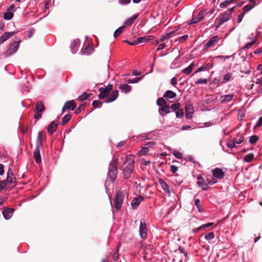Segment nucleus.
Masks as SVG:
<instances>
[{"label": "nucleus", "mask_w": 262, "mask_h": 262, "mask_svg": "<svg viewBox=\"0 0 262 262\" xmlns=\"http://www.w3.org/2000/svg\"><path fill=\"white\" fill-rule=\"evenodd\" d=\"M173 262H183L188 259V253L182 247L179 246L178 249L175 250L173 253Z\"/></svg>", "instance_id": "f257e3e1"}, {"label": "nucleus", "mask_w": 262, "mask_h": 262, "mask_svg": "<svg viewBox=\"0 0 262 262\" xmlns=\"http://www.w3.org/2000/svg\"><path fill=\"white\" fill-rule=\"evenodd\" d=\"M42 146V142L41 139V133L38 134L36 140V146L34 152V158L37 163L41 162V157L40 154V149Z\"/></svg>", "instance_id": "f03ea898"}, {"label": "nucleus", "mask_w": 262, "mask_h": 262, "mask_svg": "<svg viewBox=\"0 0 262 262\" xmlns=\"http://www.w3.org/2000/svg\"><path fill=\"white\" fill-rule=\"evenodd\" d=\"M124 200V193L122 191H119L115 196L114 205L116 210H119L122 205Z\"/></svg>", "instance_id": "7ed1b4c3"}, {"label": "nucleus", "mask_w": 262, "mask_h": 262, "mask_svg": "<svg viewBox=\"0 0 262 262\" xmlns=\"http://www.w3.org/2000/svg\"><path fill=\"white\" fill-rule=\"evenodd\" d=\"M19 47V42L14 41L11 44L9 48L4 54L5 57H9L15 53L18 50Z\"/></svg>", "instance_id": "20e7f679"}, {"label": "nucleus", "mask_w": 262, "mask_h": 262, "mask_svg": "<svg viewBox=\"0 0 262 262\" xmlns=\"http://www.w3.org/2000/svg\"><path fill=\"white\" fill-rule=\"evenodd\" d=\"M113 88V85L112 84H108L106 87L103 88H100L99 89V91L100 92V94L98 95V97L99 99H104L107 97L108 94H109L110 91Z\"/></svg>", "instance_id": "39448f33"}, {"label": "nucleus", "mask_w": 262, "mask_h": 262, "mask_svg": "<svg viewBox=\"0 0 262 262\" xmlns=\"http://www.w3.org/2000/svg\"><path fill=\"white\" fill-rule=\"evenodd\" d=\"M221 37L218 35L212 36L203 46L205 50H208L209 48L214 46L220 39Z\"/></svg>", "instance_id": "423d86ee"}, {"label": "nucleus", "mask_w": 262, "mask_h": 262, "mask_svg": "<svg viewBox=\"0 0 262 262\" xmlns=\"http://www.w3.org/2000/svg\"><path fill=\"white\" fill-rule=\"evenodd\" d=\"M140 235L142 238L145 239L147 235V229L144 220H141L139 228Z\"/></svg>", "instance_id": "0eeeda50"}, {"label": "nucleus", "mask_w": 262, "mask_h": 262, "mask_svg": "<svg viewBox=\"0 0 262 262\" xmlns=\"http://www.w3.org/2000/svg\"><path fill=\"white\" fill-rule=\"evenodd\" d=\"M117 168H118L116 165H110L108 176L112 182H114L116 179L117 174Z\"/></svg>", "instance_id": "6e6552de"}, {"label": "nucleus", "mask_w": 262, "mask_h": 262, "mask_svg": "<svg viewBox=\"0 0 262 262\" xmlns=\"http://www.w3.org/2000/svg\"><path fill=\"white\" fill-rule=\"evenodd\" d=\"M185 108L186 118L188 119H191L192 118V114L194 113L193 105L190 103H187L185 106Z\"/></svg>", "instance_id": "1a4fd4ad"}, {"label": "nucleus", "mask_w": 262, "mask_h": 262, "mask_svg": "<svg viewBox=\"0 0 262 262\" xmlns=\"http://www.w3.org/2000/svg\"><path fill=\"white\" fill-rule=\"evenodd\" d=\"M235 97L234 94L224 95L221 96L220 98V101L222 103H225L231 102Z\"/></svg>", "instance_id": "9d476101"}, {"label": "nucleus", "mask_w": 262, "mask_h": 262, "mask_svg": "<svg viewBox=\"0 0 262 262\" xmlns=\"http://www.w3.org/2000/svg\"><path fill=\"white\" fill-rule=\"evenodd\" d=\"M231 14L230 13H224L223 14L219 19V23L216 26V28H218L220 26L223 24L224 23L227 21L231 18Z\"/></svg>", "instance_id": "9b49d317"}, {"label": "nucleus", "mask_w": 262, "mask_h": 262, "mask_svg": "<svg viewBox=\"0 0 262 262\" xmlns=\"http://www.w3.org/2000/svg\"><path fill=\"white\" fill-rule=\"evenodd\" d=\"M133 169L134 165H127L125 167H123L122 170L124 177L126 178H129Z\"/></svg>", "instance_id": "f8f14e48"}, {"label": "nucleus", "mask_w": 262, "mask_h": 262, "mask_svg": "<svg viewBox=\"0 0 262 262\" xmlns=\"http://www.w3.org/2000/svg\"><path fill=\"white\" fill-rule=\"evenodd\" d=\"M213 176L217 179L221 180L224 178L225 176V172L223 170L219 168H216L212 171Z\"/></svg>", "instance_id": "ddd939ff"}, {"label": "nucleus", "mask_w": 262, "mask_h": 262, "mask_svg": "<svg viewBox=\"0 0 262 262\" xmlns=\"http://www.w3.org/2000/svg\"><path fill=\"white\" fill-rule=\"evenodd\" d=\"M76 106V104L73 100L67 101L62 107V112H64L67 110H71L73 111Z\"/></svg>", "instance_id": "4468645a"}, {"label": "nucleus", "mask_w": 262, "mask_h": 262, "mask_svg": "<svg viewBox=\"0 0 262 262\" xmlns=\"http://www.w3.org/2000/svg\"><path fill=\"white\" fill-rule=\"evenodd\" d=\"M155 144L154 142H148L145 145H144V146L142 148V149L139 150L138 152V155L139 156H142V155H146L148 152L149 151V147H150V146Z\"/></svg>", "instance_id": "2eb2a0df"}, {"label": "nucleus", "mask_w": 262, "mask_h": 262, "mask_svg": "<svg viewBox=\"0 0 262 262\" xmlns=\"http://www.w3.org/2000/svg\"><path fill=\"white\" fill-rule=\"evenodd\" d=\"M144 200V198L141 196L139 197L135 198L132 200L131 203V206L133 209L137 208L140 203Z\"/></svg>", "instance_id": "dca6fc26"}, {"label": "nucleus", "mask_w": 262, "mask_h": 262, "mask_svg": "<svg viewBox=\"0 0 262 262\" xmlns=\"http://www.w3.org/2000/svg\"><path fill=\"white\" fill-rule=\"evenodd\" d=\"M13 211V209L6 208L3 210L2 213L4 218L6 220H9L12 217Z\"/></svg>", "instance_id": "f3484780"}, {"label": "nucleus", "mask_w": 262, "mask_h": 262, "mask_svg": "<svg viewBox=\"0 0 262 262\" xmlns=\"http://www.w3.org/2000/svg\"><path fill=\"white\" fill-rule=\"evenodd\" d=\"M198 184L199 186L201 187L203 190H208L207 187V183L206 181H205L202 176H199L198 177Z\"/></svg>", "instance_id": "a211bd4d"}, {"label": "nucleus", "mask_w": 262, "mask_h": 262, "mask_svg": "<svg viewBox=\"0 0 262 262\" xmlns=\"http://www.w3.org/2000/svg\"><path fill=\"white\" fill-rule=\"evenodd\" d=\"M118 96V91L116 90L108 96V98L104 101L105 103H110L115 100Z\"/></svg>", "instance_id": "6ab92c4d"}, {"label": "nucleus", "mask_w": 262, "mask_h": 262, "mask_svg": "<svg viewBox=\"0 0 262 262\" xmlns=\"http://www.w3.org/2000/svg\"><path fill=\"white\" fill-rule=\"evenodd\" d=\"M15 32H5L1 37H0V43H2L3 42L6 41L11 36H13Z\"/></svg>", "instance_id": "aec40b11"}, {"label": "nucleus", "mask_w": 262, "mask_h": 262, "mask_svg": "<svg viewBox=\"0 0 262 262\" xmlns=\"http://www.w3.org/2000/svg\"><path fill=\"white\" fill-rule=\"evenodd\" d=\"M213 67V63L209 64V63H205L203 66H202L201 67L198 68L196 71L194 72V74L198 73L199 72L204 71L205 70H208L210 69H211Z\"/></svg>", "instance_id": "412c9836"}, {"label": "nucleus", "mask_w": 262, "mask_h": 262, "mask_svg": "<svg viewBox=\"0 0 262 262\" xmlns=\"http://www.w3.org/2000/svg\"><path fill=\"white\" fill-rule=\"evenodd\" d=\"M153 38V36H146L144 37H139L137 39V44L146 43Z\"/></svg>", "instance_id": "4be33fe9"}, {"label": "nucleus", "mask_w": 262, "mask_h": 262, "mask_svg": "<svg viewBox=\"0 0 262 262\" xmlns=\"http://www.w3.org/2000/svg\"><path fill=\"white\" fill-rule=\"evenodd\" d=\"M176 96H177L176 93L173 92L172 91H170V90L166 91L163 95V97L167 100H169L170 99H173V98H175Z\"/></svg>", "instance_id": "5701e85b"}, {"label": "nucleus", "mask_w": 262, "mask_h": 262, "mask_svg": "<svg viewBox=\"0 0 262 262\" xmlns=\"http://www.w3.org/2000/svg\"><path fill=\"white\" fill-rule=\"evenodd\" d=\"M57 126L56 122L55 121H53L47 128L48 132L51 134H53L56 131Z\"/></svg>", "instance_id": "b1692460"}, {"label": "nucleus", "mask_w": 262, "mask_h": 262, "mask_svg": "<svg viewBox=\"0 0 262 262\" xmlns=\"http://www.w3.org/2000/svg\"><path fill=\"white\" fill-rule=\"evenodd\" d=\"M138 17V14H134L132 17L127 19L124 24V25L123 26H124V28L126 26H128L132 24L133 22Z\"/></svg>", "instance_id": "393cba45"}, {"label": "nucleus", "mask_w": 262, "mask_h": 262, "mask_svg": "<svg viewBox=\"0 0 262 262\" xmlns=\"http://www.w3.org/2000/svg\"><path fill=\"white\" fill-rule=\"evenodd\" d=\"M79 41L74 40L72 41L71 44V49L73 53H75L78 51Z\"/></svg>", "instance_id": "a878e982"}, {"label": "nucleus", "mask_w": 262, "mask_h": 262, "mask_svg": "<svg viewBox=\"0 0 262 262\" xmlns=\"http://www.w3.org/2000/svg\"><path fill=\"white\" fill-rule=\"evenodd\" d=\"M194 67V64L193 62H192L188 67L183 69L182 70V73L186 75H189L192 72Z\"/></svg>", "instance_id": "bb28decb"}, {"label": "nucleus", "mask_w": 262, "mask_h": 262, "mask_svg": "<svg viewBox=\"0 0 262 262\" xmlns=\"http://www.w3.org/2000/svg\"><path fill=\"white\" fill-rule=\"evenodd\" d=\"M233 74L232 73H228L223 76L221 83H225L232 79Z\"/></svg>", "instance_id": "cd10ccee"}, {"label": "nucleus", "mask_w": 262, "mask_h": 262, "mask_svg": "<svg viewBox=\"0 0 262 262\" xmlns=\"http://www.w3.org/2000/svg\"><path fill=\"white\" fill-rule=\"evenodd\" d=\"M119 88L124 93H128L131 90V86L126 83L120 85Z\"/></svg>", "instance_id": "c85d7f7f"}, {"label": "nucleus", "mask_w": 262, "mask_h": 262, "mask_svg": "<svg viewBox=\"0 0 262 262\" xmlns=\"http://www.w3.org/2000/svg\"><path fill=\"white\" fill-rule=\"evenodd\" d=\"M45 111V107L41 102H37L35 105V111L42 112Z\"/></svg>", "instance_id": "c756f323"}, {"label": "nucleus", "mask_w": 262, "mask_h": 262, "mask_svg": "<svg viewBox=\"0 0 262 262\" xmlns=\"http://www.w3.org/2000/svg\"><path fill=\"white\" fill-rule=\"evenodd\" d=\"M135 157L132 155H127L123 164H134Z\"/></svg>", "instance_id": "7c9ffc66"}, {"label": "nucleus", "mask_w": 262, "mask_h": 262, "mask_svg": "<svg viewBox=\"0 0 262 262\" xmlns=\"http://www.w3.org/2000/svg\"><path fill=\"white\" fill-rule=\"evenodd\" d=\"M0 162L4 163L10 162V163L12 162L11 159L6 154L0 155Z\"/></svg>", "instance_id": "2f4dec72"}, {"label": "nucleus", "mask_w": 262, "mask_h": 262, "mask_svg": "<svg viewBox=\"0 0 262 262\" xmlns=\"http://www.w3.org/2000/svg\"><path fill=\"white\" fill-rule=\"evenodd\" d=\"M160 184L165 192L169 193V191L168 189L169 186L163 180L160 179L159 181Z\"/></svg>", "instance_id": "473e14b6"}, {"label": "nucleus", "mask_w": 262, "mask_h": 262, "mask_svg": "<svg viewBox=\"0 0 262 262\" xmlns=\"http://www.w3.org/2000/svg\"><path fill=\"white\" fill-rule=\"evenodd\" d=\"M176 31H177V30H173L172 31H170L169 32L166 33L165 35H163L161 37L160 41H163L165 40L168 39L171 36V35L172 34H173V33H174Z\"/></svg>", "instance_id": "72a5a7b5"}, {"label": "nucleus", "mask_w": 262, "mask_h": 262, "mask_svg": "<svg viewBox=\"0 0 262 262\" xmlns=\"http://www.w3.org/2000/svg\"><path fill=\"white\" fill-rule=\"evenodd\" d=\"M170 108L169 105H165L159 109V112L160 113L161 112L166 114L170 113Z\"/></svg>", "instance_id": "f704fd0d"}, {"label": "nucleus", "mask_w": 262, "mask_h": 262, "mask_svg": "<svg viewBox=\"0 0 262 262\" xmlns=\"http://www.w3.org/2000/svg\"><path fill=\"white\" fill-rule=\"evenodd\" d=\"M256 38L253 39L250 42L247 43L243 48L244 50L250 49L256 41Z\"/></svg>", "instance_id": "c9c22d12"}, {"label": "nucleus", "mask_w": 262, "mask_h": 262, "mask_svg": "<svg viewBox=\"0 0 262 262\" xmlns=\"http://www.w3.org/2000/svg\"><path fill=\"white\" fill-rule=\"evenodd\" d=\"M255 6V4H251L249 5H246L244 6L242 9V11L245 13L251 10Z\"/></svg>", "instance_id": "e433bc0d"}, {"label": "nucleus", "mask_w": 262, "mask_h": 262, "mask_svg": "<svg viewBox=\"0 0 262 262\" xmlns=\"http://www.w3.org/2000/svg\"><path fill=\"white\" fill-rule=\"evenodd\" d=\"M119 247H120V245L118 244L117 246L115 251L114 252V253L113 254V258L115 261L117 260L119 258L118 251H119Z\"/></svg>", "instance_id": "4c0bfd02"}, {"label": "nucleus", "mask_w": 262, "mask_h": 262, "mask_svg": "<svg viewBox=\"0 0 262 262\" xmlns=\"http://www.w3.org/2000/svg\"><path fill=\"white\" fill-rule=\"evenodd\" d=\"M254 155L252 154H248L244 157V161L249 163L252 161L253 159Z\"/></svg>", "instance_id": "58836bf2"}, {"label": "nucleus", "mask_w": 262, "mask_h": 262, "mask_svg": "<svg viewBox=\"0 0 262 262\" xmlns=\"http://www.w3.org/2000/svg\"><path fill=\"white\" fill-rule=\"evenodd\" d=\"M166 101L163 98H159L157 101V104L158 106H163L166 105Z\"/></svg>", "instance_id": "ea45409f"}, {"label": "nucleus", "mask_w": 262, "mask_h": 262, "mask_svg": "<svg viewBox=\"0 0 262 262\" xmlns=\"http://www.w3.org/2000/svg\"><path fill=\"white\" fill-rule=\"evenodd\" d=\"M13 16V14L10 12H5L4 14L3 17L6 20H10Z\"/></svg>", "instance_id": "a19ab883"}, {"label": "nucleus", "mask_w": 262, "mask_h": 262, "mask_svg": "<svg viewBox=\"0 0 262 262\" xmlns=\"http://www.w3.org/2000/svg\"><path fill=\"white\" fill-rule=\"evenodd\" d=\"M71 119V115L70 114L66 115L62 119V124H65L69 122Z\"/></svg>", "instance_id": "79ce46f5"}, {"label": "nucleus", "mask_w": 262, "mask_h": 262, "mask_svg": "<svg viewBox=\"0 0 262 262\" xmlns=\"http://www.w3.org/2000/svg\"><path fill=\"white\" fill-rule=\"evenodd\" d=\"M89 97V95L86 93L84 92L82 95H80L78 97V100L79 101H83L84 100H86Z\"/></svg>", "instance_id": "37998d69"}, {"label": "nucleus", "mask_w": 262, "mask_h": 262, "mask_svg": "<svg viewBox=\"0 0 262 262\" xmlns=\"http://www.w3.org/2000/svg\"><path fill=\"white\" fill-rule=\"evenodd\" d=\"M124 28V26H122L119 27L118 29H117L114 33V37H117L122 32L123 28Z\"/></svg>", "instance_id": "c03bdc74"}, {"label": "nucleus", "mask_w": 262, "mask_h": 262, "mask_svg": "<svg viewBox=\"0 0 262 262\" xmlns=\"http://www.w3.org/2000/svg\"><path fill=\"white\" fill-rule=\"evenodd\" d=\"M258 139L257 136H252L250 137L249 142L251 144H254L258 140Z\"/></svg>", "instance_id": "a18cd8bd"}, {"label": "nucleus", "mask_w": 262, "mask_h": 262, "mask_svg": "<svg viewBox=\"0 0 262 262\" xmlns=\"http://www.w3.org/2000/svg\"><path fill=\"white\" fill-rule=\"evenodd\" d=\"M143 77V76L141 77H137L133 79H129L127 80V82L129 83H137L140 80H141Z\"/></svg>", "instance_id": "49530a36"}, {"label": "nucleus", "mask_w": 262, "mask_h": 262, "mask_svg": "<svg viewBox=\"0 0 262 262\" xmlns=\"http://www.w3.org/2000/svg\"><path fill=\"white\" fill-rule=\"evenodd\" d=\"M206 182L207 183V185L208 184L212 185V184H215V183H216L217 182V181L214 178H207L206 179Z\"/></svg>", "instance_id": "de8ad7c7"}, {"label": "nucleus", "mask_w": 262, "mask_h": 262, "mask_svg": "<svg viewBox=\"0 0 262 262\" xmlns=\"http://www.w3.org/2000/svg\"><path fill=\"white\" fill-rule=\"evenodd\" d=\"M180 105V104L179 103H175L172 104L170 108L172 110V111L176 112L179 110Z\"/></svg>", "instance_id": "09e8293b"}, {"label": "nucleus", "mask_w": 262, "mask_h": 262, "mask_svg": "<svg viewBox=\"0 0 262 262\" xmlns=\"http://www.w3.org/2000/svg\"><path fill=\"white\" fill-rule=\"evenodd\" d=\"M235 144L236 143H235L234 140L233 139V140H231L227 142V145L229 148H233L235 147Z\"/></svg>", "instance_id": "8fccbe9b"}, {"label": "nucleus", "mask_w": 262, "mask_h": 262, "mask_svg": "<svg viewBox=\"0 0 262 262\" xmlns=\"http://www.w3.org/2000/svg\"><path fill=\"white\" fill-rule=\"evenodd\" d=\"M176 117L179 118H182L184 116V112L183 109L178 110L176 112Z\"/></svg>", "instance_id": "3c124183"}, {"label": "nucleus", "mask_w": 262, "mask_h": 262, "mask_svg": "<svg viewBox=\"0 0 262 262\" xmlns=\"http://www.w3.org/2000/svg\"><path fill=\"white\" fill-rule=\"evenodd\" d=\"M233 140H234L236 144H239L244 141V138L243 136H239L238 138H234Z\"/></svg>", "instance_id": "603ef678"}, {"label": "nucleus", "mask_w": 262, "mask_h": 262, "mask_svg": "<svg viewBox=\"0 0 262 262\" xmlns=\"http://www.w3.org/2000/svg\"><path fill=\"white\" fill-rule=\"evenodd\" d=\"M7 183L12 184L13 183H15L16 181V179L14 177L13 174H12V176H10V178L7 177V179L6 180Z\"/></svg>", "instance_id": "864d4df0"}, {"label": "nucleus", "mask_w": 262, "mask_h": 262, "mask_svg": "<svg viewBox=\"0 0 262 262\" xmlns=\"http://www.w3.org/2000/svg\"><path fill=\"white\" fill-rule=\"evenodd\" d=\"M214 237V235L213 232H209L205 235V238L206 240L209 241L213 239Z\"/></svg>", "instance_id": "5fc2aeb1"}, {"label": "nucleus", "mask_w": 262, "mask_h": 262, "mask_svg": "<svg viewBox=\"0 0 262 262\" xmlns=\"http://www.w3.org/2000/svg\"><path fill=\"white\" fill-rule=\"evenodd\" d=\"M85 105L83 103L80 104L79 107L76 110V114H79L81 112L82 110H84L85 108Z\"/></svg>", "instance_id": "6e6d98bb"}, {"label": "nucleus", "mask_w": 262, "mask_h": 262, "mask_svg": "<svg viewBox=\"0 0 262 262\" xmlns=\"http://www.w3.org/2000/svg\"><path fill=\"white\" fill-rule=\"evenodd\" d=\"M207 82H208V80L207 79H199L195 82V84H207Z\"/></svg>", "instance_id": "4d7b16f0"}, {"label": "nucleus", "mask_w": 262, "mask_h": 262, "mask_svg": "<svg viewBox=\"0 0 262 262\" xmlns=\"http://www.w3.org/2000/svg\"><path fill=\"white\" fill-rule=\"evenodd\" d=\"M173 155L178 159H181L182 158V154L177 150H174L173 151Z\"/></svg>", "instance_id": "13d9d810"}, {"label": "nucleus", "mask_w": 262, "mask_h": 262, "mask_svg": "<svg viewBox=\"0 0 262 262\" xmlns=\"http://www.w3.org/2000/svg\"><path fill=\"white\" fill-rule=\"evenodd\" d=\"M198 16L199 17V18L192 19L190 24H195L200 21L202 19V16H201L200 13L199 14Z\"/></svg>", "instance_id": "bf43d9fd"}, {"label": "nucleus", "mask_w": 262, "mask_h": 262, "mask_svg": "<svg viewBox=\"0 0 262 262\" xmlns=\"http://www.w3.org/2000/svg\"><path fill=\"white\" fill-rule=\"evenodd\" d=\"M245 14V13L243 11H242L239 14V15L238 16V17H237V23H240L242 21V19H243Z\"/></svg>", "instance_id": "052dcab7"}, {"label": "nucleus", "mask_w": 262, "mask_h": 262, "mask_svg": "<svg viewBox=\"0 0 262 262\" xmlns=\"http://www.w3.org/2000/svg\"><path fill=\"white\" fill-rule=\"evenodd\" d=\"M186 160L187 162H191V163H193L194 164H195V162H196V161L194 160V158L193 157L191 156H187L186 158Z\"/></svg>", "instance_id": "680f3d73"}, {"label": "nucleus", "mask_w": 262, "mask_h": 262, "mask_svg": "<svg viewBox=\"0 0 262 262\" xmlns=\"http://www.w3.org/2000/svg\"><path fill=\"white\" fill-rule=\"evenodd\" d=\"M131 0H119V3L121 5H127L130 3Z\"/></svg>", "instance_id": "e2e57ef3"}, {"label": "nucleus", "mask_w": 262, "mask_h": 262, "mask_svg": "<svg viewBox=\"0 0 262 262\" xmlns=\"http://www.w3.org/2000/svg\"><path fill=\"white\" fill-rule=\"evenodd\" d=\"M92 104L96 108V107H100L99 105L101 104V103L100 101H99L98 100H94V101H93Z\"/></svg>", "instance_id": "0e129e2a"}, {"label": "nucleus", "mask_w": 262, "mask_h": 262, "mask_svg": "<svg viewBox=\"0 0 262 262\" xmlns=\"http://www.w3.org/2000/svg\"><path fill=\"white\" fill-rule=\"evenodd\" d=\"M170 84L173 86H176L177 84V79L176 77H173L170 80Z\"/></svg>", "instance_id": "69168bd1"}, {"label": "nucleus", "mask_w": 262, "mask_h": 262, "mask_svg": "<svg viewBox=\"0 0 262 262\" xmlns=\"http://www.w3.org/2000/svg\"><path fill=\"white\" fill-rule=\"evenodd\" d=\"M228 4H229L228 1H225L220 4V7L222 8H226Z\"/></svg>", "instance_id": "338daca9"}, {"label": "nucleus", "mask_w": 262, "mask_h": 262, "mask_svg": "<svg viewBox=\"0 0 262 262\" xmlns=\"http://www.w3.org/2000/svg\"><path fill=\"white\" fill-rule=\"evenodd\" d=\"M170 170L173 173H174L178 171V167L174 165H171L170 166Z\"/></svg>", "instance_id": "774afa93"}]
</instances>
